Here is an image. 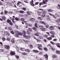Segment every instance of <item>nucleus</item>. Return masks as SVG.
<instances>
[{
	"label": "nucleus",
	"instance_id": "3",
	"mask_svg": "<svg viewBox=\"0 0 60 60\" xmlns=\"http://www.w3.org/2000/svg\"><path fill=\"white\" fill-rule=\"evenodd\" d=\"M24 37L26 39H28V38H30L31 37L29 35L28 36H24Z\"/></svg>",
	"mask_w": 60,
	"mask_h": 60
},
{
	"label": "nucleus",
	"instance_id": "31",
	"mask_svg": "<svg viewBox=\"0 0 60 60\" xmlns=\"http://www.w3.org/2000/svg\"><path fill=\"white\" fill-rule=\"evenodd\" d=\"M35 35H36L37 36H39V35L38 34V32H37V33L35 34H34Z\"/></svg>",
	"mask_w": 60,
	"mask_h": 60
},
{
	"label": "nucleus",
	"instance_id": "12",
	"mask_svg": "<svg viewBox=\"0 0 60 60\" xmlns=\"http://www.w3.org/2000/svg\"><path fill=\"white\" fill-rule=\"evenodd\" d=\"M37 13L38 14V15H41V12H39V11H37Z\"/></svg>",
	"mask_w": 60,
	"mask_h": 60
},
{
	"label": "nucleus",
	"instance_id": "23",
	"mask_svg": "<svg viewBox=\"0 0 60 60\" xmlns=\"http://www.w3.org/2000/svg\"><path fill=\"white\" fill-rule=\"evenodd\" d=\"M15 36L16 37H19V34H18V33L17 34H15Z\"/></svg>",
	"mask_w": 60,
	"mask_h": 60
},
{
	"label": "nucleus",
	"instance_id": "17",
	"mask_svg": "<svg viewBox=\"0 0 60 60\" xmlns=\"http://www.w3.org/2000/svg\"><path fill=\"white\" fill-rule=\"evenodd\" d=\"M49 29L50 30H53V26H51L49 27Z\"/></svg>",
	"mask_w": 60,
	"mask_h": 60
},
{
	"label": "nucleus",
	"instance_id": "9",
	"mask_svg": "<svg viewBox=\"0 0 60 60\" xmlns=\"http://www.w3.org/2000/svg\"><path fill=\"white\" fill-rule=\"evenodd\" d=\"M35 20V19L34 18H32L30 19V21L31 22H34V21Z\"/></svg>",
	"mask_w": 60,
	"mask_h": 60
},
{
	"label": "nucleus",
	"instance_id": "40",
	"mask_svg": "<svg viewBox=\"0 0 60 60\" xmlns=\"http://www.w3.org/2000/svg\"><path fill=\"white\" fill-rule=\"evenodd\" d=\"M43 2L44 3V4H47V3L45 2V0H43Z\"/></svg>",
	"mask_w": 60,
	"mask_h": 60
},
{
	"label": "nucleus",
	"instance_id": "61",
	"mask_svg": "<svg viewBox=\"0 0 60 60\" xmlns=\"http://www.w3.org/2000/svg\"><path fill=\"white\" fill-rule=\"evenodd\" d=\"M20 16L21 17H24V15H20Z\"/></svg>",
	"mask_w": 60,
	"mask_h": 60
},
{
	"label": "nucleus",
	"instance_id": "62",
	"mask_svg": "<svg viewBox=\"0 0 60 60\" xmlns=\"http://www.w3.org/2000/svg\"><path fill=\"white\" fill-rule=\"evenodd\" d=\"M57 39H53V41H57Z\"/></svg>",
	"mask_w": 60,
	"mask_h": 60
},
{
	"label": "nucleus",
	"instance_id": "33",
	"mask_svg": "<svg viewBox=\"0 0 60 60\" xmlns=\"http://www.w3.org/2000/svg\"><path fill=\"white\" fill-rule=\"evenodd\" d=\"M15 57L17 59H19V56L18 55H15Z\"/></svg>",
	"mask_w": 60,
	"mask_h": 60
},
{
	"label": "nucleus",
	"instance_id": "36",
	"mask_svg": "<svg viewBox=\"0 0 60 60\" xmlns=\"http://www.w3.org/2000/svg\"><path fill=\"white\" fill-rule=\"evenodd\" d=\"M45 28H42V29H41V30L42 31H45Z\"/></svg>",
	"mask_w": 60,
	"mask_h": 60
},
{
	"label": "nucleus",
	"instance_id": "26",
	"mask_svg": "<svg viewBox=\"0 0 60 60\" xmlns=\"http://www.w3.org/2000/svg\"><path fill=\"white\" fill-rule=\"evenodd\" d=\"M46 12H46V11H44L42 12H41V14H43V13H45V14H46Z\"/></svg>",
	"mask_w": 60,
	"mask_h": 60
},
{
	"label": "nucleus",
	"instance_id": "2",
	"mask_svg": "<svg viewBox=\"0 0 60 60\" xmlns=\"http://www.w3.org/2000/svg\"><path fill=\"white\" fill-rule=\"evenodd\" d=\"M4 33L5 34H6V35L7 36H10V33H8L7 31H5Z\"/></svg>",
	"mask_w": 60,
	"mask_h": 60
},
{
	"label": "nucleus",
	"instance_id": "16",
	"mask_svg": "<svg viewBox=\"0 0 60 60\" xmlns=\"http://www.w3.org/2000/svg\"><path fill=\"white\" fill-rule=\"evenodd\" d=\"M18 41L19 43H21L22 42V40L21 39H19L18 40Z\"/></svg>",
	"mask_w": 60,
	"mask_h": 60
},
{
	"label": "nucleus",
	"instance_id": "6",
	"mask_svg": "<svg viewBox=\"0 0 60 60\" xmlns=\"http://www.w3.org/2000/svg\"><path fill=\"white\" fill-rule=\"evenodd\" d=\"M14 38H13L11 40V41L12 43H15V41H14Z\"/></svg>",
	"mask_w": 60,
	"mask_h": 60
},
{
	"label": "nucleus",
	"instance_id": "32",
	"mask_svg": "<svg viewBox=\"0 0 60 60\" xmlns=\"http://www.w3.org/2000/svg\"><path fill=\"white\" fill-rule=\"evenodd\" d=\"M8 28V30H10V31L11 30V27H9Z\"/></svg>",
	"mask_w": 60,
	"mask_h": 60
},
{
	"label": "nucleus",
	"instance_id": "19",
	"mask_svg": "<svg viewBox=\"0 0 60 60\" xmlns=\"http://www.w3.org/2000/svg\"><path fill=\"white\" fill-rule=\"evenodd\" d=\"M25 51H26V52H27L29 53L30 52V50L26 49H25Z\"/></svg>",
	"mask_w": 60,
	"mask_h": 60
},
{
	"label": "nucleus",
	"instance_id": "18",
	"mask_svg": "<svg viewBox=\"0 0 60 60\" xmlns=\"http://www.w3.org/2000/svg\"><path fill=\"white\" fill-rule=\"evenodd\" d=\"M2 18L3 19V20H5L6 19V17H5L4 16H2Z\"/></svg>",
	"mask_w": 60,
	"mask_h": 60
},
{
	"label": "nucleus",
	"instance_id": "11",
	"mask_svg": "<svg viewBox=\"0 0 60 60\" xmlns=\"http://www.w3.org/2000/svg\"><path fill=\"white\" fill-rule=\"evenodd\" d=\"M22 33L23 34H24L23 36L24 37V36H26V35H25L26 34V32L25 31V30H23L22 32Z\"/></svg>",
	"mask_w": 60,
	"mask_h": 60
},
{
	"label": "nucleus",
	"instance_id": "15",
	"mask_svg": "<svg viewBox=\"0 0 60 60\" xmlns=\"http://www.w3.org/2000/svg\"><path fill=\"white\" fill-rule=\"evenodd\" d=\"M33 51L34 52H35V53H38L39 52V51L35 50H33Z\"/></svg>",
	"mask_w": 60,
	"mask_h": 60
},
{
	"label": "nucleus",
	"instance_id": "53",
	"mask_svg": "<svg viewBox=\"0 0 60 60\" xmlns=\"http://www.w3.org/2000/svg\"><path fill=\"white\" fill-rule=\"evenodd\" d=\"M44 49L45 50V51H48V50L47 49V48L46 47H44Z\"/></svg>",
	"mask_w": 60,
	"mask_h": 60
},
{
	"label": "nucleus",
	"instance_id": "52",
	"mask_svg": "<svg viewBox=\"0 0 60 60\" xmlns=\"http://www.w3.org/2000/svg\"><path fill=\"white\" fill-rule=\"evenodd\" d=\"M9 24L11 26H12L13 25V23H12L11 22L9 23Z\"/></svg>",
	"mask_w": 60,
	"mask_h": 60
},
{
	"label": "nucleus",
	"instance_id": "44",
	"mask_svg": "<svg viewBox=\"0 0 60 60\" xmlns=\"http://www.w3.org/2000/svg\"><path fill=\"white\" fill-rule=\"evenodd\" d=\"M45 27L46 28H48L49 27V26L48 25H45Z\"/></svg>",
	"mask_w": 60,
	"mask_h": 60
},
{
	"label": "nucleus",
	"instance_id": "10",
	"mask_svg": "<svg viewBox=\"0 0 60 60\" xmlns=\"http://www.w3.org/2000/svg\"><path fill=\"white\" fill-rule=\"evenodd\" d=\"M10 53L11 55H15V53H14V52L12 51H11V52H10Z\"/></svg>",
	"mask_w": 60,
	"mask_h": 60
},
{
	"label": "nucleus",
	"instance_id": "41",
	"mask_svg": "<svg viewBox=\"0 0 60 60\" xmlns=\"http://www.w3.org/2000/svg\"><path fill=\"white\" fill-rule=\"evenodd\" d=\"M22 55H27V53L25 52L23 53L22 52Z\"/></svg>",
	"mask_w": 60,
	"mask_h": 60
},
{
	"label": "nucleus",
	"instance_id": "29",
	"mask_svg": "<svg viewBox=\"0 0 60 60\" xmlns=\"http://www.w3.org/2000/svg\"><path fill=\"white\" fill-rule=\"evenodd\" d=\"M57 46L59 48H60V44H56Z\"/></svg>",
	"mask_w": 60,
	"mask_h": 60
},
{
	"label": "nucleus",
	"instance_id": "54",
	"mask_svg": "<svg viewBox=\"0 0 60 60\" xmlns=\"http://www.w3.org/2000/svg\"><path fill=\"white\" fill-rule=\"evenodd\" d=\"M6 40L8 41H10V39L9 38H6Z\"/></svg>",
	"mask_w": 60,
	"mask_h": 60
},
{
	"label": "nucleus",
	"instance_id": "49",
	"mask_svg": "<svg viewBox=\"0 0 60 60\" xmlns=\"http://www.w3.org/2000/svg\"><path fill=\"white\" fill-rule=\"evenodd\" d=\"M50 42L52 44V45H54L55 44V43L53 42L52 41H51Z\"/></svg>",
	"mask_w": 60,
	"mask_h": 60
},
{
	"label": "nucleus",
	"instance_id": "48",
	"mask_svg": "<svg viewBox=\"0 0 60 60\" xmlns=\"http://www.w3.org/2000/svg\"><path fill=\"white\" fill-rule=\"evenodd\" d=\"M38 38H39L40 39H42L43 37H38Z\"/></svg>",
	"mask_w": 60,
	"mask_h": 60
},
{
	"label": "nucleus",
	"instance_id": "45",
	"mask_svg": "<svg viewBox=\"0 0 60 60\" xmlns=\"http://www.w3.org/2000/svg\"><path fill=\"white\" fill-rule=\"evenodd\" d=\"M43 54V53L42 52H41L39 53V55H42Z\"/></svg>",
	"mask_w": 60,
	"mask_h": 60
},
{
	"label": "nucleus",
	"instance_id": "51",
	"mask_svg": "<svg viewBox=\"0 0 60 60\" xmlns=\"http://www.w3.org/2000/svg\"><path fill=\"white\" fill-rule=\"evenodd\" d=\"M15 19L16 20H19V19L18 18V17H16L15 18Z\"/></svg>",
	"mask_w": 60,
	"mask_h": 60
},
{
	"label": "nucleus",
	"instance_id": "57",
	"mask_svg": "<svg viewBox=\"0 0 60 60\" xmlns=\"http://www.w3.org/2000/svg\"><path fill=\"white\" fill-rule=\"evenodd\" d=\"M0 5H3V3H2V2H1V1H0Z\"/></svg>",
	"mask_w": 60,
	"mask_h": 60
},
{
	"label": "nucleus",
	"instance_id": "63",
	"mask_svg": "<svg viewBox=\"0 0 60 60\" xmlns=\"http://www.w3.org/2000/svg\"><path fill=\"white\" fill-rule=\"evenodd\" d=\"M44 37H45V38H47L48 37V36L47 35H44Z\"/></svg>",
	"mask_w": 60,
	"mask_h": 60
},
{
	"label": "nucleus",
	"instance_id": "38",
	"mask_svg": "<svg viewBox=\"0 0 60 60\" xmlns=\"http://www.w3.org/2000/svg\"><path fill=\"white\" fill-rule=\"evenodd\" d=\"M47 39L48 40H52V38L50 37L48 38H47Z\"/></svg>",
	"mask_w": 60,
	"mask_h": 60
},
{
	"label": "nucleus",
	"instance_id": "46",
	"mask_svg": "<svg viewBox=\"0 0 60 60\" xmlns=\"http://www.w3.org/2000/svg\"><path fill=\"white\" fill-rule=\"evenodd\" d=\"M39 22L40 23H41V24H43V23H44V21H40Z\"/></svg>",
	"mask_w": 60,
	"mask_h": 60
},
{
	"label": "nucleus",
	"instance_id": "56",
	"mask_svg": "<svg viewBox=\"0 0 60 60\" xmlns=\"http://www.w3.org/2000/svg\"><path fill=\"white\" fill-rule=\"evenodd\" d=\"M39 47H42V45L41 44H39L38 45Z\"/></svg>",
	"mask_w": 60,
	"mask_h": 60
},
{
	"label": "nucleus",
	"instance_id": "21",
	"mask_svg": "<svg viewBox=\"0 0 60 60\" xmlns=\"http://www.w3.org/2000/svg\"><path fill=\"white\" fill-rule=\"evenodd\" d=\"M38 19L39 20H42L43 19V18L42 17H38Z\"/></svg>",
	"mask_w": 60,
	"mask_h": 60
},
{
	"label": "nucleus",
	"instance_id": "14",
	"mask_svg": "<svg viewBox=\"0 0 60 60\" xmlns=\"http://www.w3.org/2000/svg\"><path fill=\"white\" fill-rule=\"evenodd\" d=\"M55 15L56 17H60V15H59V14L58 13H56L55 14Z\"/></svg>",
	"mask_w": 60,
	"mask_h": 60
},
{
	"label": "nucleus",
	"instance_id": "34",
	"mask_svg": "<svg viewBox=\"0 0 60 60\" xmlns=\"http://www.w3.org/2000/svg\"><path fill=\"white\" fill-rule=\"evenodd\" d=\"M48 55L47 54H45L44 55V56H45V57L46 58H48Z\"/></svg>",
	"mask_w": 60,
	"mask_h": 60
},
{
	"label": "nucleus",
	"instance_id": "55",
	"mask_svg": "<svg viewBox=\"0 0 60 60\" xmlns=\"http://www.w3.org/2000/svg\"><path fill=\"white\" fill-rule=\"evenodd\" d=\"M0 52H4V50L3 49H1L0 50Z\"/></svg>",
	"mask_w": 60,
	"mask_h": 60
},
{
	"label": "nucleus",
	"instance_id": "50",
	"mask_svg": "<svg viewBox=\"0 0 60 60\" xmlns=\"http://www.w3.org/2000/svg\"><path fill=\"white\" fill-rule=\"evenodd\" d=\"M41 15H42V16L43 17H46V16H45V14H41Z\"/></svg>",
	"mask_w": 60,
	"mask_h": 60
},
{
	"label": "nucleus",
	"instance_id": "22",
	"mask_svg": "<svg viewBox=\"0 0 60 60\" xmlns=\"http://www.w3.org/2000/svg\"><path fill=\"white\" fill-rule=\"evenodd\" d=\"M32 29L36 31H37V28H36V27H33L32 28Z\"/></svg>",
	"mask_w": 60,
	"mask_h": 60
},
{
	"label": "nucleus",
	"instance_id": "35",
	"mask_svg": "<svg viewBox=\"0 0 60 60\" xmlns=\"http://www.w3.org/2000/svg\"><path fill=\"white\" fill-rule=\"evenodd\" d=\"M18 35H22L21 33L19 32H18Z\"/></svg>",
	"mask_w": 60,
	"mask_h": 60
},
{
	"label": "nucleus",
	"instance_id": "27",
	"mask_svg": "<svg viewBox=\"0 0 60 60\" xmlns=\"http://www.w3.org/2000/svg\"><path fill=\"white\" fill-rule=\"evenodd\" d=\"M7 23H10L11 22V21L9 19H8L7 20Z\"/></svg>",
	"mask_w": 60,
	"mask_h": 60
},
{
	"label": "nucleus",
	"instance_id": "42",
	"mask_svg": "<svg viewBox=\"0 0 60 60\" xmlns=\"http://www.w3.org/2000/svg\"><path fill=\"white\" fill-rule=\"evenodd\" d=\"M29 30L30 31V32H32V28H29Z\"/></svg>",
	"mask_w": 60,
	"mask_h": 60
},
{
	"label": "nucleus",
	"instance_id": "39",
	"mask_svg": "<svg viewBox=\"0 0 60 60\" xmlns=\"http://www.w3.org/2000/svg\"><path fill=\"white\" fill-rule=\"evenodd\" d=\"M2 40H3V41H5V40H6V39L4 37L3 38H2Z\"/></svg>",
	"mask_w": 60,
	"mask_h": 60
},
{
	"label": "nucleus",
	"instance_id": "13",
	"mask_svg": "<svg viewBox=\"0 0 60 60\" xmlns=\"http://www.w3.org/2000/svg\"><path fill=\"white\" fill-rule=\"evenodd\" d=\"M43 27V26L42 25H40L39 26V28L41 29H42V27Z\"/></svg>",
	"mask_w": 60,
	"mask_h": 60
},
{
	"label": "nucleus",
	"instance_id": "24",
	"mask_svg": "<svg viewBox=\"0 0 60 60\" xmlns=\"http://www.w3.org/2000/svg\"><path fill=\"white\" fill-rule=\"evenodd\" d=\"M16 49L17 51L19 52V48L17 46H16Z\"/></svg>",
	"mask_w": 60,
	"mask_h": 60
},
{
	"label": "nucleus",
	"instance_id": "58",
	"mask_svg": "<svg viewBox=\"0 0 60 60\" xmlns=\"http://www.w3.org/2000/svg\"><path fill=\"white\" fill-rule=\"evenodd\" d=\"M52 11V10H48V11H50V12H52V11Z\"/></svg>",
	"mask_w": 60,
	"mask_h": 60
},
{
	"label": "nucleus",
	"instance_id": "64",
	"mask_svg": "<svg viewBox=\"0 0 60 60\" xmlns=\"http://www.w3.org/2000/svg\"><path fill=\"white\" fill-rule=\"evenodd\" d=\"M38 4H39L38 2H37L35 3V5H37Z\"/></svg>",
	"mask_w": 60,
	"mask_h": 60
},
{
	"label": "nucleus",
	"instance_id": "59",
	"mask_svg": "<svg viewBox=\"0 0 60 60\" xmlns=\"http://www.w3.org/2000/svg\"><path fill=\"white\" fill-rule=\"evenodd\" d=\"M36 40L37 41V42H39V41H40V40L38 39H36Z\"/></svg>",
	"mask_w": 60,
	"mask_h": 60
},
{
	"label": "nucleus",
	"instance_id": "30",
	"mask_svg": "<svg viewBox=\"0 0 60 60\" xmlns=\"http://www.w3.org/2000/svg\"><path fill=\"white\" fill-rule=\"evenodd\" d=\"M52 57L53 58H56L57 57V56L55 55H53Z\"/></svg>",
	"mask_w": 60,
	"mask_h": 60
},
{
	"label": "nucleus",
	"instance_id": "7",
	"mask_svg": "<svg viewBox=\"0 0 60 60\" xmlns=\"http://www.w3.org/2000/svg\"><path fill=\"white\" fill-rule=\"evenodd\" d=\"M5 48L6 49H10V46L9 45H6Z\"/></svg>",
	"mask_w": 60,
	"mask_h": 60
},
{
	"label": "nucleus",
	"instance_id": "20",
	"mask_svg": "<svg viewBox=\"0 0 60 60\" xmlns=\"http://www.w3.org/2000/svg\"><path fill=\"white\" fill-rule=\"evenodd\" d=\"M26 13H27V14H28V15H31V12H29V11H27L26 12Z\"/></svg>",
	"mask_w": 60,
	"mask_h": 60
},
{
	"label": "nucleus",
	"instance_id": "60",
	"mask_svg": "<svg viewBox=\"0 0 60 60\" xmlns=\"http://www.w3.org/2000/svg\"><path fill=\"white\" fill-rule=\"evenodd\" d=\"M24 16L25 17H27V16H28V15H27V14H24Z\"/></svg>",
	"mask_w": 60,
	"mask_h": 60
},
{
	"label": "nucleus",
	"instance_id": "28",
	"mask_svg": "<svg viewBox=\"0 0 60 60\" xmlns=\"http://www.w3.org/2000/svg\"><path fill=\"white\" fill-rule=\"evenodd\" d=\"M34 25L35 26V27H36L37 28H38V26H37V23H35L34 24Z\"/></svg>",
	"mask_w": 60,
	"mask_h": 60
},
{
	"label": "nucleus",
	"instance_id": "1",
	"mask_svg": "<svg viewBox=\"0 0 60 60\" xmlns=\"http://www.w3.org/2000/svg\"><path fill=\"white\" fill-rule=\"evenodd\" d=\"M14 32H13V30H12V31H11V33L12 34H14V33H15V34H18L19 31L18 30L15 31V30H14Z\"/></svg>",
	"mask_w": 60,
	"mask_h": 60
},
{
	"label": "nucleus",
	"instance_id": "5",
	"mask_svg": "<svg viewBox=\"0 0 60 60\" xmlns=\"http://www.w3.org/2000/svg\"><path fill=\"white\" fill-rule=\"evenodd\" d=\"M49 14L51 16H52V17H53L54 18H55V19H57V17L55 16L53 14L52 15V14L51 13H49Z\"/></svg>",
	"mask_w": 60,
	"mask_h": 60
},
{
	"label": "nucleus",
	"instance_id": "4",
	"mask_svg": "<svg viewBox=\"0 0 60 60\" xmlns=\"http://www.w3.org/2000/svg\"><path fill=\"white\" fill-rule=\"evenodd\" d=\"M46 19L47 20H48V21H49V20H50V17H49V15H46Z\"/></svg>",
	"mask_w": 60,
	"mask_h": 60
},
{
	"label": "nucleus",
	"instance_id": "25",
	"mask_svg": "<svg viewBox=\"0 0 60 60\" xmlns=\"http://www.w3.org/2000/svg\"><path fill=\"white\" fill-rule=\"evenodd\" d=\"M56 53L58 54H60V52L59 51L57 50L56 51Z\"/></svg>",
	"mask_w": 60,
	"mask_h": 60
},
{
	"label": "nucleus",
	"instance_id": "47",
	"mask_svg": "<svg viewBox=\"0 0 60 60\" xmlns=\"http://www.w3.org/2000/svg\"><path fill=\"white\" fill-rule=\"evenodd\" d=\"M19 12L20 13H23L24 12V11H19Z\"/></svg>",
	"mask_w": 60,
	"mask_h": 60
},
{
	"label": "nucleus",
	"instance_id": "37",
	"mask_svg": "<svg viewBox=\"0 0 60 60\" xmlns=\"http://www.w3.org/2000/svg\"><path fill=\"white\" fill-rule=\"evenodd\" d=\"M25 48H22L20 49V50H22V51H24V50H25Z\"/></svg>",
	"mask_w": 60,
	"mask_h": 60
},
{
	"label": "nucleus",
	"instance_id": "8",
	"mask_svg": "<svg viewBox=\"0 0 60 60\" xmlns=\"http://www.w3.org/2000/svg\"><path fill=\"white\" fill-rule=\"evenodd\" d=\"M33 3H34V1L32 0L30 2V5L31 6H34V4Z\"/></svg>",
	"mask_w": 60,
	"mask_h": 60
},
{
	"label": "nucleus",
	"instance_id": "43",
	"mask_svg": "<svg viewBox=\"0 0 60 60\" xmlns=\"http://www.w3.org/2000/svg\"><path fill=\"white\" fill-rule=\"evenodd\" d=\"M58 7H57V8L58 9H60V5H58Z\"/></svg>",
	"mask_w": 60,
	"mask_h": 60
}]
</instances>
